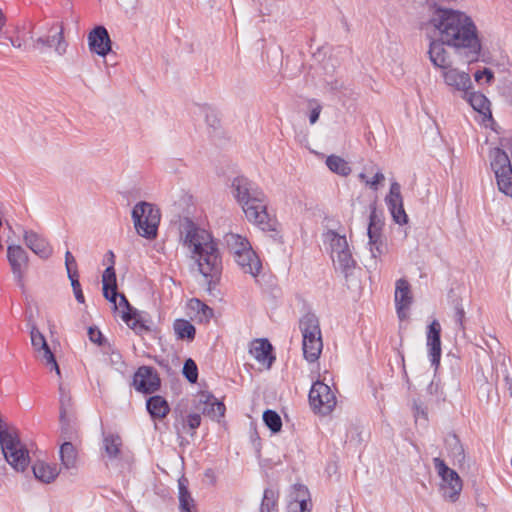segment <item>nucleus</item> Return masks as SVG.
<instances>
[{
    "instance_id": "obj_34",
    "label": "nucleus",
    "mask_w": 512,
    "mask_h": 512,
    "mask_svg": "<svg viewBox=\"0 0 512 512\" xmlns=\"http://www.w3.org/2000/svg\"><path fill=\"white\" fill-rule=\"evenodd\" d=\"M60 460L65 469H73L77 465V450L71 442H64L60 447Z\"/></svg>"
},
{
    "instance_id": "obj_49",
    "label": "nucleus",
    "mask_w": 512,
    "mask_h": 512,
    "mask_svg": "<svg viewBox=\"0 0 512 512\" xmlns=\"http://www.w3.org/2000/svg\"><path fill=\"white\" fill-rule=\"evenodd\" d=\"M65 266H66L68 276L73 275V272L77 271L76 260L70 251H67L65 253Z\"/></svg>"
},
{
    "instance_id": "obj_2",
    "label": "nucleus",
    "mask_w": 512,
    "mask_h": 512,
    "mask_svg": "<svg viewBox=\"0 0 512 512\" xmlns=\"http://www.w3.org/2000/svg\"><path fill=\"white\" fill-rule=\"evenodd\" d=\"M180 242L201 275L205 278H214L220 274L221 256L217 243L209 231L185 219L180 224Z\"/></svg>"
},
{
    "instance_id": "obj_43",
    "label": "nucleus",
    "mask_w": 512,
    "mask_h": 512,
    "mask_svg": "<svg viewBox=\"0 0 512 512\" xmlns=\"http://www.w3.org/2000/svg\"><path fill=\"white\" fill-rule=\"evenodd\" d=\"M451 446V456L453 457L454 461L458 464H462L465 460V454L462 444L459 442V440L456 437H453L452 443H450Z\"/></svg>"
},
{
    "instance_id": "obj_52",
    "label": "nucleus",
    "mask_w": 512,
    "mask_h": 512,
    "mask_svg": "<svg viewBox=\"0 0 512 512\" xmlns=\"http://www.w3.org/2000/svg\"><path fill=\"white\" fill-rule=\"evenodd\" d=\"M465 312L462 307H456L455 320L460 329L464 330Z\"/></svg>"
},
{
    "instance_id": "obj_37",
    "label": "nucleus",
    "mask_w": 512,
    "mask_h": 512,
    "mask_svg": "<svg viewBox=\"0 0 512 512\" xmlns=\"http://www.w3.org/2000/svg\"><path fill=\"white\" fill-rule=\"evenodd\" d=\"M173 329L178 339H187L191 341L195 337V327L188 320H175Z\"/></svg>"
},
{
    "instance_id": "obj_42",
    "label": "nucleus",
    "mask_w": 512,
    "mask_h": 512,
    "mask_svg": "<svg viewBox=\"0 0 512 512\" xmlns=\"http://www.w3.org/2000/svg\"><path fill=\"white\" fill-rule=\"evenodd\" d=\"M260 512H276V495L273 490L264 491Z\"/></svg>"
},
{
    "instance_id": "obj_33",
    "label": "nucleus",
    "mask_w": 512,
    "mask_h": 512,
    "mask_svg": "<svg viewBox=\"0 0 512 512\" xmlns=\"http://www.w3.org/2000/svg\"><path fill=\"white\" fill-rule=\"evenodd\" d=\"M202 412L211 419L218 420L224 416L225 406L214 396L208 395L203 401Z\"/></svg>"
},
{
    "instance_id": "obj_29",
    "label": "nucleus",
    "mask_w": 512,
    "mask_h": 512,
    "mask_svg": "<svg viewBox=\"0 0 512 512\" xmlns=\"http://www.w3.org/2000/svg\"><path fill=\"white\" fill-rule=\"evenodd\" d=\"M122 439L115 433H104L102 441V455L109 460L117 459L121 454Z\"/></svg>"
},
{
    "instance_id": "obj_6",
    "label": "nucleus",
    "mask_w": 512,
    "mask_h": 512,
    "mask_svg": "<svg viewBox=\"0 0 512 512\" xmlns=\"http://www.w3.org/2000/svg\"><path fill=\"white\" fill-rule=\"evenodd\" d=\"M38 37L30 36L32 47L35 50L43 51L46 48L53 49L54 53L62 57L67 53L68 42L64 35V25L59 21H52L43 25L39 30Z\"/></svg>"
},
{
    "instance_id": "obj_15",
    "label": "nucleus",
    "mask_w": 512,
    "mask_h": 512,
    "mask_svg": "<svg viewBox=\"0 0 512 512\" xmlns=\"http://www.w3.org/2000/svg\"><path fill=\"white\" fill-rule=\"evenodd\" d=\"M444 83L454 90L467 94L472 89V81L469 73L462 71L452 64L441 71Z\"/></svg>"
},
{
    "instance_id": "obj_55",
    "label": "nucleus",
    "mask_w": 512,
    "mask_h": 512,
    "mask_svg": "<svg viewBox=\"0 0 512 512\" xmlns=\"http://www.w3.org/2000/svg\"><path fill=\"white\" fill-rule=\"evenodd\" d=\"M330 90H339L343 87V83L338 79L325 80Z\"/></svg>"
},
{
    "instance_id": "obj_56",
    "label": "nucleus",
    "mask_w": 512,
    "mask_h": 512,
    "mask_svg": "<svg viewBox=\"0 0 512 512\" xmlns=\"http://www.w3.org/2000/svg\"><path fill=\"white\" fill-rule=\"evenodd\" d=\"M122 5L127 9L135 10L138 6L139 0H120Z\"/></svg>"
},
{
    "instance_id": "obj_12",
    "label": "nucleus",
    "mask_w": 512,
    "mask_h": 512,
    "mask_svg": "<svg viewBox=\"0 0 512 512\" xmlns=\"http://www.w3.org/2000/svg\"><path fill=\"white\" fill-rule=\"evenodd\" d=\"M31 344L36 352V357L51 370H54L57 376L61 377L59 365L52 353L43 334L33 326L30 331Z\"/></svg>"
},
{
    "instance_id": "obj_18",
    "label": "nucleus",
    "mask_w": 512,
    "mask_h": 512,
    "mask_svg": "<svg viewBox=\"0 0 512 512\" xmlns=\"http://www.w3.org/2000/svg\"><path fill=\"white\" fill-rule=\"evenodd\" d=\"M23 241L27 248L42 259H48L53 248L41 234L31 229H22Z\"/></svg>"
},
{
    "instance_id": "obj_35",
    "label": "nucleus",
    "mask_w": 512,
    "mask_h": 512,
    "mask_svg": "<svg viewBox=\"0 0 512 512\" xmlns=\"http://www.w3.org/2000/svg\"><path fill=\"white\" fill-rule=\"evenodd\" d=\"M147 410L152 417L164 418L169 412V406L161 396H152L147 400Z\"/></svg>"
},
{
    "instance_id": "obj_5",
    "label": "nucleus",
    "mask_w": 512,
    "mask_h": 512,
    "mask_svg": "<svg viewBox=\"0 0 512 512\" xmlns=\"http://www.w3.org/2000/svg\"><path fill=\"white\" fill-rule=\"evenodd\" d=\"M299 327L304 357L308 362H315L323 349L319 319L315 314L307 313L300 319Z\"/></svg>"
},
{
    "instance_id": "obj_44",
    "label": "nucleus",
    "mask_w": 512,
    "mask_h": 512,
    "mask_svg": "<svg viewBox=\"0 0 512 512\" xmlns=\"http://www.w3.org/2000/svg\"><path fill=\"white\" fill-rule=\"evenodd\" d=\"M183 374L191 383H195L198 377V370L195 362L192 359H187L183 366Z\"/></svg>"
},
{
    "instance_id": "obj_51",
    "label": "nucleus",
    "mask_w": 512,
    "mask_h": 512,
    "mask_svg": "<svg viewBox=\"0 0 512 512\" xmlns=\"http://www.w3.org/2000/svg\"><path fill=\"white\" fill-rule=\"evenodd\" d=\"M88 335L92 342L101 344L102 333L98 329L90 327L88 330Z\"/></svg>"
},
{
    "instance_id": "obj_48",
    "label": "nucleus",
    "mask_w": 512,
    "mask_h": 512,
    "mask_svg": "<svg viewBox=\"0 0 512 512\" xmlns=\"http://www.w3.org/2000/svg\"><path fill=\"white\" fill-rule=\"evenodd\" d=\"M191 307L193 309H197L198 311H201L203 314V317L208 319L213 315V311L210 307L202 303L200 300L195 299L191 301Z\"/></svg>"
},
{
    "instance_id": "obj_26",
    "label": "nucleus",
    "mask_w": 512,
    "mask_h": 512,
    "mask_svg": "<svg viewBox=\"0 0 512 512\" xmlns=\"http://www.w3.org/2000/svg\"><path fill=\"white\" fill-rule=\"evenodd\" d=\"M234 260L244 273L255 277L261 271V261L252 248L236 256Z\"/></svg>"
},
{
    "instance_id": "obj_40",
    "label": "nucleus",
    "mask_w": 512,
    "mask_h": 512,
    "mask_svg": "<svg viewBox=\"0 0 512 512\" xmlns=\"http://www.w3.org/2000/svg\"><path fill=\"white\" fill-rule=\"evenodd\" d=\"M179 503L181 512H193L194 501L184 484V480H179Z\"/></svg>"
},
{
    "instance_id": "obj_39",
    "label": "nucleus",
    "mask_w": 512,
    "mask_h": 512,
    "mask_svg": "<svg viewBox=\"0 0 512 512\" xmlns=\"http://www.w3.org/2000/svg\"><path fill=\"white\" fill-rule=\"evenodd\" d=\"M385 203L390 208H395V206H400L403 204V198L401 195V186L398 182L393 181L390 185L389 193L385 197Z\"/></svg>"
},
{
    "instance_id": "obj_24",
    "label": "nucleus",
    "mask_w": 512,
    "mask_h": 512,
    "mask_svg": "<svg viewBox=\"0 0 512 512\" xmlns=\"http://www.w3.org/2000/svg\"><path fill=\"white\" fill-rule=\"evenodd\" d=\"M249 353L259 364L266 368H270L275 359L272 355V346L266 339L252 341Z\"/></svg>"
},
{
    "instance_id": "obj_21",
    "label": "nucleus",
    "mask_w": 512,
    "mask_h": 512,
    "mask_svg": "<svg viewBox=\"0 0 512 512\" xmlns=\"http://www.w3.org/2000/svg\"><path fill=\"white\" fill-rule=\"evenodd\" d=\"M88 46L91 52L105 57L111 51V40L107 29L103 26L95 27L88 34Z\"/></svg>"
},
{
    "instance_id": "obj_11",
    "label": "nucleus",
    "mask_w": 512,
    "mask_h": 512,
    "mask_svg": "<svg viewBox=\"0 0 512 512\" xmlns=\"http://www.w3.org/2000/svg\"><path fill=\"white\" fill-rule=\"evenodd\" d=\"M7 242V261L14 279L22 285L23 277L28 267L29 255L27 251L10 236H8Z\"/></svg>"
},
{
    "instance_id": "obj_45",
    "label": "nucleus",
    "mask_w": 512,
    "mask_h": 512,
    "mask_svg": "<svg viewBox=\"0 0 512 512\" xmlns=\"http://www.w3.org/2000/svg\"><path fill=\"white\" fill-rule=\"evenodd\" d=\"M393 220L399 224V225H403V224H406L407 221H408V216L404 210V206L403 204L400 205V206H395V208H390L388 209Z\"/></svg>"
},
{
    "instance_id": "obj_22",
    "label": "nucleus",
    "mask_w": 512,
    "mask_h": 512,
    "mask_svg": "<svg viewBox=\"0 0 512 512\" xmlns=\"http://www.w3.org/2000/svg\"><path fill=\"white\" fill-rule=\"evenodd\" d=\"M59 394L61 429L63 433L69 434L72 429L71 423L73 422V414L71 412L72 399L63 383H59Z\"/></svg>"
},
{
    "instance_id": "obj_57",
    "label": "nucleus",
    "mask_w": 512,
    "mask_h": 512,
    "mask_svg": "<svg viewBox=\"0 0 512 512\" xmlns=\"http://www.w3.org/2000/svg\"><path fill=\"white\" fill-rule=\"evenodd\" d=\"M505 382H506L507 388L509 390L510 396L512 397V380L509 377V375H505Z\"/></svg>"
},
{
    "instance_id": "obj_7",
    "label": "nucleus",
    "mask_w": 512,
    "mask_h": 512,
    "mask_svg": "<svg viewBox=\"0 0 512 512\" xmlns=\"http://www.w3.org/2000/svg\"><path fill=\"white\" fill-rule=\"evenodd\" d=\"M132 220L137 233L147 239H154L160 223V212L147 202L137 203L132 210Z\"/></svg>"
},
{
    "instance_id": "obj_30",
    "label": "nucleus",
    "mask_w": 512,
    "mask_h": 512,
    "mask_svg": "<svg viewBox=\"0 0 512 512\" xmlns=\"http://www.w3.org/2000/svg\"><path fill=\"white\" fill-rule=\"evenodd\" d=\"M34 476L44 483L53 482L59 475V468L55 464H49L45 461H36L33 464Z\"/></svg>"
},
{
    "instance_id": "obj_14",
    "label": "nucleus",
    "mask_w": 512,
    "mask_h": 512,
    "mask_svg": "<svg viewBox=\"0 0 512 512\" xmlns=\"http://www.w3.org/2000/svg\"><path fill=\"white\" fill-rule=\"evenodd\" d=\"M231 193L241 207H243L246 202L257 200V197H262L263 194L258 186L243 176L233 179Z\"/></svg>"
},
{
    "instance_id": "obj_27",
    "label": "nucleus",
    "mask_w": 512,
    "mask_h": 512,
    "mask_svg": "<svg viewBox=\"0 0 512 512\" xmlns=\"http://www.w3.org/2000/svg\"><path fill=\"white\" fill-rule=\"evenodd\" d=\"M358 178L373 191H377L385 181V176L381 169L373 164L364 166L362 172L358 174Z\"/></svg>"
},
{
    "instance_id": "obj_60",
    "label": "nucleus",
    "mask_w": 512,
    "mask_h": 512,
    "mask_svg": "<svg viewBox=\"0 0 512 512\" xmlns=\"http://www.w3.org/2000/svg\"><path fill=\"white\" fill-rule=\"evenodd\" d=\"M439 1L442 2V3H455L458 0H439Z\"/></svg>"
},
{
    "instance_id": "obj_13",
    "label": "nucleus",
    "mask_w": 512,
    "mask_h": 512,
    "mask_svg": "<svg viewBox=\"0 0 512 512\" xmlns=\"http://www.w3.org/2000/svg\"><path fill=\"white\" fill-rule=\"evenodd\" d=\"M413 300L414 298L410 283L405 278L398 279L395 282L394 302L396 313L400 320L408 318Z\"/></svg>"
},
{
    "instance_id": "obj_19",
    "label": "nucleus",
    "mask_w": 512,
    "mask_h": 512,
    "mask_svg": "<svg viewBox=\"0 0 512 512\" xmlns=\"http://www.w3.org/2000/svg\"><path fill=\"white\" fill-rule=\"evenodd\" d=\"M248 221L257 224L262 229L268 226V213L266 210L265 196L257 197V200L246 202L241 207Z\"/></svg>"
},
{
    "instance_id": "obj_47",
    "label": "nucleus",
    "mask_w": 512,
    "mask_h": 512,
    "mask_svg": "<svg viewBox=\"0 0 512 512\" xmlns=\"http://www.w3.org/2000/svg\"><path fill=\"white\" fill-rule=\"evenodd\" d=\"M201 417L197 413L189 414L187 416L186 421L182 425V430L185 431L187 428L191 430V435H193L194 430L200 426Z\"/></svg>"
},
{
    "instance_id": "obj_8",
    "label": "nucleus",
    "mask_w": 512,
    "mask_h": 512,
    "mask_svg": "<svg viewBox=\"0 0 512 512\" xmlns=\"http://www.w3.org/2000/svg\"><path fill=\"white\" fill-rule=\"evenodd\" d=\"M434 467L441 481L439 484V490L442 497L451 502H456L463 489V482L458 473L449 468L445 462L436 457L433 459Z\"/></svg>"
},
{
    "instance_id": "obj_31",
    "label": "nucleus",
    "mask_w": 512,
    "mask_h": 512,
    "mask_svg": "<svg viewBox=\"0 0 512 512\" xmlns=\"http://www.w3.org/2000/svg\"><path fill=\"white\" fill-rule=\"evenodd\" d=\"M332 262L334 268L343 273L346 277L350 275L356 267V260L353 257L351 248L346 249L344 252L332 258Z\"/></svg>"
},
{
    "instance_id": "obj_32",
    "label": "nucleus",
    "mask_w": 512,
    "mask_h": 512,
    "mask_svg": "<svg viewBox=\"0 0 512 512\" xmlns=\"http://www.w3.org/2000/svg\"><path fill=\"white\" fill-rule=\"evenodd\" d=\"M224 241L233 255V258L252 248L250 242L243 236L236 233H227Z\"/></svg>"
},
{
    "instance_id": "obj_41",
    "label": "nucleus",
    "mask_w": 512,
    "mask_h": 512,
    "mask_svg": "<svg viewBox=\"0 0 512 512\" xmlns=\"http://www.w3.org/2000/svg\"><path fill=\"white\" fill-rule=\"evenodd\" d=\"M263 421L265 425L273 432L277 433L281 430L282 420L278 413L273 410H266L263 413Z\"/></svg>"
},
{
    "instance_id": "obj_16",
    "label": "nucleus",
    "mask_w": 512,
    "mask_h": 512,
    "mask_svg": "<svg viewBox=\"0 0 512 512\" xmlns=\"http://www.w3.org/2000/svg\"><path fill=\"white\" fill-rule=\"evenodd\" d=\"M367 234L369 238L368 245L371 257L376 260L384 253L385 245L381 237V222L377 218L375 208L371 211L369 216Z\"/></svg>"
},
{
    "instance_id": "obj_17",
    "label": "nucleus",
    "mask_w": 512,
    "mask_h": 512,
    "mask_svg": "<svg viewBox=\"0 0 512 512\" xmlns=\"http://www.w3.org/2000/svg\"><path fill=\"white\" fill-rule=\"evenodd\" d=\"M133 385L137 391L149 394L158 390L160 379L153 368L142 366L134 374Z\"/></svg>"
},
{
    "instance_id": "obj_38",
    "label": "nucleus",
    "mask_w": 512,
    "mask_h": 512,
    "mask_svg": "<svg viewBox=\"0 0 512 512\" xmlns=\"http://www.w3.org/2000/svg\"><path fill=\"white\" fill-rule=\"evenodd\" d=\"M326 165L332 172L341 176H347L351 172L348 162L336 155L328 156L326 159Z\"/></svg>"
},
{
    "instance_id": "obj_3",
    "label": "nucleus",
    "mask_w": 512,
    "mask_h": 512,
    "mask_svg": "<svg viewBox=\"0 0 512 512\" xmlns=\"http://www.w3.org/2000/svg\"><path fill=\"white\" fill-rule=\"evenodd\" d=\"M0 447L7 463L17 472H24L30 463L29 452L13 427H0Z\"/></svg>"
},
{
    "instance_id": "obj_36",
    "label": "nucleus",
    "mask_w": 512,
    "mask_h": 512,
    "mask_svg": "<svg viewBox=\"0 0 512 512\" xmlns=\"http://www.w3.org/2000/svg\"><path fill=\"white\" fill-rule=\"evenodd\" d=\"M464 97L467 99L473 109L479 113L486 114V112H490L489 100L482 93L470 92L469 90L467 94H464Z\"/></svg>"
},
{
    "instance_id": "obj_20",
    "label": "nucleus",
    "mask_w": 512,
    "mask_h": 512,
    "mask_svg": "<svg viewBox=\"0 0 512 512\" xmlns=\"http://www.w3.org/2000/svg\"><path fill=\"white\" fill-rule=\"evenodd\" d=\"M446 47L448 46L443 40L434 37L428 49L429 60L435 68L441 71L452 64L451 54Z\"/></svg>"
},
{
    "instance_id": "obj_59",
    "label": "nucleus",
    "mask_w": 512,
    "mask_h": 512,
    "mask_svg": "<svg viewBox=\"0 0 512 512\" xmlns=\"http://www.w3.org/2000/svg\"><path fill=\"white\" fill-rule=\"evenodd\" d=\"M477 506L480 507L483 511H486L487 505L483 502L477 501Z\"/></svg>"
},
{
    "instance_id": "obj_23",
    "label": "nucleus",
    "mask_w": 512,
    "mask_h": 512,
    "mask_svg": "<svg viewBox=\"0 0 512 512\" xmlns=\"http://www.w3.org/2000/svg\"><path fill=\"white\" fill-rule=\"evenodd\" d=\"M441 326L437 320L431 322L427 332V347L431 364L435 367L439 365L441 357V341H440Z\"/></svg>"
},
{
    "instance_id": "obj_58",
    "label": "nucleus",
    "mask_w": 512,
    "mask_h": 512,
    "mask_svg": "<svg viewBox=\"0 0 512 512\" xmlns=\"http://www.w3.org/2000/svg\"><path fill=\"white\" fill-rule=\"evenodd\" d=\"M111 360H112L113 362H115V363L120 362V361H121V356H120V354H119V353H116V352H113V353L111 354Z\"/></svg>"
},
{
    "instance_id": "obj_50",
    "label": "nucleus",
    "mask_w": 512,
    "mask_h": 512,
    "mask_svg": "<svg viewBox=\"0 0 512 512\" xmlns=\"http://www.w3.org/2000/svg\"><path fill=\"white\" fill-rule=\"evenodd\" d=\"M474 78H475L476 82H480L483 78H485L486 82L490 83L492 81V79L494 78V74L490 69L485 68L483 70L477 71L474 74Z\"/></svg>"
},
{
    "instance_id": "obj_53",
    "label": "nucleus",
    "mask_w": 512,
    "mask_h": 512,
    "mask_svg": "<svg viewBox=\"0 0 512 512\" xmlns=\"http://www.w3.org/2000/svg\"><path fill=\"white\" fill-rule=\"evenodd\" d=\"M11 45L16 49L25 50L26 49V43L20 38V37H6Z\"/></svg>"
},
{
    "instance_id": "obj_25",
    "label": "nucleus",
    "mask_w": 512,
    "mask_h": 512,
    "mask_svg": "<svg viewBox=\"0 0 512 512\" xmlns=\"http://www.w3.org/2000/svg\"><path fill=\"white\" fill-rule=\"evenodd\" d=\"M323 243L331 259L350 248L346 236L331 229L323 233Z\"/></svg>"
},
{
    "instance_id": "obj_1",
    "label": "nucleus",
    "mask_w": 512,
    "mask_h": 512,
    "mask_svg": "<svg viewBox=\"0 0 512 512\" xmlns=\"http://www.w3.org/2000/svg\"><path fill=\"white\" fill-rule=\"evenodd\" d=\"M428 28L434 37L462 54L468 63L478 60L482 43L473 18L465 11L435 5L431 10Z\"/></svg>"
},
{
    "instance_id": "obj_4",
    "label": "nucleus",
    "mask_w": 512,
    "mask_h": 512,
    "mask_svg": "<svg viewBox=\"0 0 512 512\" xmlns=\"http://www.w3.org/2000/svg\"><path fill=\"white\" fill-rule=\"evenodd\" d=\"M103 295L114 304L116 309H120L123 321L133 329L137 328L139 312L133 308L123 294L117 293L116 274L114 268L109 266L105 269L102 276Z\"/></svg>"
},
{
    "instance_id": "obj_28",
    "label": "nucleus",
    "mask_w": 512,
    "mask_h": 512,
    "mask_svg": "<svg viewBox=\"0 0 512 512\" xmlns=\"http://www.w3.org/2000/svg\"><path fill=\"white\" fill-rule=\"evenodd\" d=\"M287 512H311L310 495L305 486H295V496L290 500Z\"/></svg>"
},
{
    "instance_id": "obj_9",
    "label": "nucleus",
    "mask_w": 512,
    "mask_h": 512,
    "mask_svg": "<svg viewBox=\"0 0 512 512\" xmlns=\"http://www.w3.org/2000/svg\"><path fill=\"white\" fill-rule=\"evenodd\" d=\"M491 168L500 192L512 197V165L508 155L496 148L491 152Z\"/></svg>"
},
{
    "instance_id": "obj_54",
    "label": "nucleus",
    "mask_w": 512,
    "mask_h": 512,
    "mask_svg": "<svg viewBox=\"0 0 512 512\" xmlns=\"http://www.w3.org/2000/svg\"><path fill=\"white\" fill-rule=\"evenodd\" d=\"M320 113H321L320 105H316L315 107H313L311 109L310 116H309V121L311 124H315L318 121Z\"/></svg>"
},
{
    "instance_id": "obj_46",
    "label": "nucleus",
    "mask_w": 512,
    "mask_h": 512,
    "mask_svg": "<svg viewBox=\"0 0 512 512\" xmlns=\"http://www.w3.org/2000/svg\"><path fill=\"white\" fill-rule=\"evenodd\" d=\"M68 278L71 281V286L73 288V292H74V296H75L76 300L79 303H84V295H83V292L81 289L80 282L78 280V272L74 271L73 275L68 276Z\"/></svg>"
},
{
    "instance_id": "obj_10",
    "label": "nucleus",
    "mask_w": 512,
    "mask_h": 512,
    "mask_svg": "<svg viewBox=\"0 0 512 512\" xmlns=\"http://www.w3.org/2000/svg\"><path fill=\"white\" fill-rule=\"evenodd\" d=\"M309 401L315 411L325 415L335 407L336 396L326 383L316 381L310 389Z\"/></svg>"
}]
</instances>
